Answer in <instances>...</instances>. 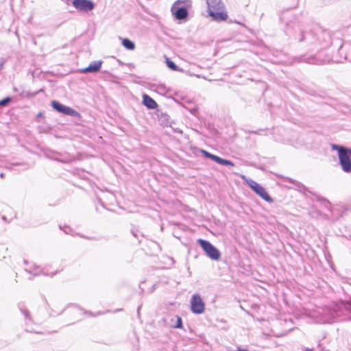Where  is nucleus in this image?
Here are the masks:
<instances>
[{
    "label": "nucleus",
    "instance_id": "1",
    "mask_svg": "<svg viewBox=\"0 0 351 351\" xmlns=\"http://www.w3.org/2000/svg\"><path fill=\"white\" fill-rule=\"evenodd\" d=\"M298 39L299 42L306 43V47L312 51L326 49L332 43L330 32L322 28L311 32H302Z\"/></svg>",
    "mask_w": 351,
    "mask_h": 351
},
{
    "label": "nucleus",
    "instance_id": "2",
    "mask_svg": "<svg viewBox=\"0 0 351 351\" xmlns=\"http://www.w3.org/2000/svg\"><path fill=\"white\" fill-rule=\"evenodd\" d=\"M328 316L324 322L351 321V298L349 300H341L334 304L331 308L324 311Z\"/></svg>",
    "mask_w": 351,
    "mask_h": 351
},
{
    "label": "nucleus",
    "instance_id": "3",
    "mask_svg": "<svg viewBox=\"0 0 351 351\" xmlns=\"http://www.w3.org/2000/svg\"><path fill=\"white\" fill-rule=\"evenodd\" d=\"M208 15L217 22L226 21L228 15L221 0H206Z\"/></svg>",
    "mask_w": 351,
    "mask_h": 351
},
{
    "label": "nucleus",
    "instance_id": "4",
    "mask_svg": "<svg viewBox=\"0 0 351 351\" xmlns=\"http://www.w3.org/2000/svg\"><path fill=\"white\" fill-rule=\"evenodd\" d=\"M191 0H178L171 6V11L177 20L184 21L189 16L186 7L191 6Z\"/></svg>",
    "mask_w": 351,
    "mask_h": 351
},
{
    "label": "nucleus",
    "instance_id": "5",
    "mask_svg": "<svg viewBox=\"0 0 351 351\" xmlns=\"http://www.w3.org/2000/svg\"><path fill=\"white\" fill-rule=\"evenodd\" d=\"M332 149L337 150L338 152V157L339 160V165L341 169L345 173H351V158L350 156L345 152L344 146L332 144Z\"/></svg>",
    "mask_w": 351,
    "mask_h": 351
},
{
    "label": "nucleus",
    "instance_id": "6",
    "mask_svg": "<svg viewBox=\"0 0 351 351\" xmlns=\"http://www.w3.org/2000/svg\"><path fill=\"white\" fill-rule=\"evenodd\" d=\"M197 243L210 258L214 261H218L220 258L221 253L219 250L210 242L199 239L197 240Z\"/></svg>",
    "mask_w": 351,
    "mask_h": 351
},
{
    "label": "nucleus",
    "instance_id": "7",
    "mask_svg": "<svg viewBox=\"0 0 351 351\" xmlns=\"http://www.w3.org/2000/svg\"><path fill=\"white\" fill-rule=\"evenodd\" d=\"M205 304L199 294H193L191 299V311L193 313L199 315L204 312Z\"/></svg>",
    "mask_w": 351,
    "mask_h": 351
},
{
    "label": "nucleus",
    "instance_id": "8",
    "mask_svg": "<svg viewBox=\"0 0 351 351\" xmlns=\"http://www.w3.org/2000/svg\"><path fill=\"white\" fill-rule=\"evenodd\" d=\"M247 183L248 184L249 186L262 199L267 202H273L272 198L270 197L266 190L258 183L251 179L247 181Z\"/></svg>",
    "mask_w": 351,
    "mask_h": 351
},
{
    "label": "nucleus",
    "instance_id": "9",
    "mask_svg": "<svg viewBox=\"0 0 351 351\" xmlns=\"http://www.w3.org/2000/svg\"><path fill=\"white\" fill-rule=\"evenodd\" d=\"M72 4L76 9L83 12L91 11L95 8V3L90 0H73Z\"/></svg>",
    "mask_w": 351,
    "mask_h": 351
},
{
    "label": "nucleus",
    "instance_id": "10",
    "mask_svg": "<svg viewBox=\"0 0 351 351\" xmlns=\"http://www.w3.org/2000/svg\"><path fill=\"white\" fill-rule=\"evenodd\" d=\"M51 106L57 112L65 115L75 116L77 113L71 108L64 106L57 101H52Z\"/></svg>",
    "mask_w": 351,
    "mask_h": 351
},
{
    "label": "nucleus",
    "instance_id": "11",
    "mask_svg": "<svg viewBox=\"0 0 351 351\" xmlns=\"http://www.w3.org/2000/svg\"><path fill=\"white\" fill-rule=\"evenodd\" d=\"M201 152L202 153L204 156L213 160L217 164H219L221 165H225V166H230V167L234 166V164L231 160L222 158L218 156L214 155V154H213L206 150H204V149H201Z\"/></svg>",
    "mask_w": 351,
    "mask_h": 351
},
{
    "label": "nucleus",
    "instance_id": "12",
    "mask_svg": "<svg viewBox=\"0 0 351 351\" xmlns=\"http://www.w3.org/2000/svg\"><path fill=\"white\" fill-rule=\"evenodd\" d=\"M102 64V61L92 62L88 66L82 70V73H95L99 71Z\"/></svg>",
    "mask_w": 351,
    "mask_h": 351
},
{
    "label": "nucleus",
    "instance_id": "13",
    "mask_svg": "<svg viewBox=\"0 0 351 351\" xmlns=\"http://www.w3.org/2000/svg\"><path fill=\"white\" fill-rule=\"evenodd\" d=\"M143 104L150 110L156 109L158 106L156 101L147 94L143 95Z\"/></svg>",
    "mask_w": 351,
    "mask_h": 351
},
{
    "label": "nucleus",
    "instance_id": "14",
    "mask_svg": "<svg viewBox=\"0 0 351 351\" xmlns=\"http://www.w3.org/2000/svg\"><path fill=\"white\" fill-rule=\"evenodd\" d=\"M68 307H72L73 308V310L76 312H80V311H83L84 314L85 315H89L90 316H93V314L90 312V311H85L82 308H81L80 306H79L77 304H69ZM66 309V307L64 308L61 311L57 313L56 315H61L62 313L64 312V311Z\"/></svg>",
    "mask_w": 351,
    "mask_h": 351
},
{
    "label": "nucleus",
    "instance_id": "15",
    "mask_svg": "<svg viewBox=\"0 0 351 351\" xmlns=\"http://www.w3.org/2000/svg\"><path fill=\"white\" fill-rule=\"evenodd\" d=\"M171 322L170 326L173 328H182L183 326L182 319L178 315H176L174 317L171 318Z\"/></svg>",
    "mask_w": 351,
    "mask_h": 351
},
{
    "label": "nucleus",
    "instance_id": "16",
    "mask_svg": "<svg viewBox=\"0 0 351 351\" xmlns=\"http://www.w3.org/2000/svg\"><path fill=\"white\" fill-rule=\"evenodd\" d=\"M123 46L129 50H133L135 48V44L133 41L128 38H123L122 40Z\"/></svg>",
    "mask_w": 351,
    "mask_h": 351
},
{
    "label": "nucleus",
    "instance_id": "17",
    "mask_svg": "<svg viewBox=\"0 0 351 351\" xmlns=\"http://www.w3.org/2000/svg\"><path fill=\"white\" fill-rule=\"evenodd\" d=\"M165 60H166V61H165L166 64L169 69H170L172 71H178V66L172 60H171L169 58L165 57Z\"/></svg>",
    "mask_w": 351,
    "mask_h": 351
},
{
    "label": "nucleus",
    "instance_id": "18",
    "mask_svg": "<svg viewBox=\"0 0 351 351\" xmlns=\"http://www.w3.org/2000/svg\"><path fill=\"white\" fill-rule=\"evenodd\" d=\"M287 180L289 182L293 184L298 190H301L302 189L304 188V186L301 183H300V182H297V181H295V180H293L291 178H287Z\"/></svg>",
    "mask_w": 351,
    "mask_h": 351
},
{
    "label": "nucleus",
    "instance_id": "19",
    "mask_svg": "<svg viewBox=\"0 0 351 351\" xmlns=\"http://www.w3.org/2000/svg\"><path fill=\"white\" fill-rule=\"evenodd\" d=\"M19 308H20V311H21V313L25 316V319L31 320L29 311L24 306H20Z\"/></svg>",
    "mask_w": 351,
    "mask_h": 351
},
{
    "label": "nucleus",
    "instance_id": "20",
    "mask_svg": "<svg viewBox=\"0 0 351 351\" xmlns=\"http://www.w3.org/2000/svg\"><path fill=\"white\" fill-rule=\"evenodd\" d=\"M12 99L10 97H6L4 99L0 100V107L6 106L11 101Z\"/></svg>",
    "mask_w": 351,
    "mask_h": 351
},
{
    "label": "nucleus",
    "instance_id": "21",
    "mask_svg": "<svg viewBox=\"0 0 351 351\" xmlns=\"http://www.w3.org/2000/svg\"><path fill=\"white\" fill-rule=\"evenodd\" d=\"M60 229L62 230L67 234H73V230L70 226H64L62 227V226H60Z\"/></svg>",
    "mask_w": 351,
    "mask_h": 351
},
{
    "label": "nucleus",
    "instance_id": "22",
    "mask_svg": "<svg viewBox=\"0 0 351 351\" xmlns=\"http://www.w3.org/2000/svg\"><path fill=\"white\" fill-rule=\"evenodd\" d=\"M56 160L60 162H62V163H68L70 162V160H66V159H59V158H57L56 159Z\"/></svg>",
    "mask_w": 351,
    "mask_h": 351
},
{
    "label": "nucleus",
    "instance_id": "23",
    "mask_svg": "<svg viewBox=\"0 0 351 351\" xmlns=\"http://www.w3.org/2000/svg\"><path fill=\"white\" fill-rule=\"evenodd\" d=\"M344 150L348 154V156H350L351 158V149L344 147Z\"/></svg>",
    "mask_w": 351,
    "mask_h": 351
},
{
    "label": "nucleus",
    "instance_id": "24",
    "mask_svg": "<svg viewBox=\"0 0 351 351\" xmlns=\"http://www.w3.org/2000/svg\"><path fill=\"white\" fill-rule=\"evenodd\" d=\"M131 232L134 237L138 239V234L137 231H135L134 229H132Z\"/></svg>",
    "mask_w": 351,
    "mask_h": 351
},
{
    "label": "nucleus",
    "instance_id": "25",
    "mask_svg": "<svg viewBox=\"0 0 351 351\" xmlns=\"http://www.w3.org/2000/svg\"><path fill=\"white\" fill-rule=\"evenodd\" d=\"M80 236L81 237L84 238V239H89V240H92V239H93V238H91V237H86V236H84V235H81V234H80Z\"/></svg>",
    "mask_w": 351,
    "mask_h": 351
},
{
    "label": "nucleus",
    "instance_id": "26",
    "mask_svg": "<svg viewBox=\"0 0 351 351\" xmlns=\"http://www.w3.org/2000/svg\"><path fill=\"white\" fill-rule=\"evenodd\" d=\"M0 178H2V179L4 178H5V174L3 173H0Z\"/></svg>",
    "mask_w": 351,
    "mask_h": 351
},
{
    "label": "nucleus",
    "instance_id": "27",
    "mask_svg": "<svg viewBox=\"0 0 351 351\" xmlns=\"http://www.w3.org/2000/svg\"><path fill=\"white\" fill-rule=\"evenodd\" d=\"M43 116V113L42 112H39L38 114H37V117H40Z\"/></svg>",
    "mask_w": 351,
    "mask_h": 351
},
{
    "label": "nucleus",
    "instance_id": "28",
    "mask_svg": "<svg viewBox=\"0 0 351 351\" xmlns=\"http://www.w3.org/2000/svg\"><path fill=\"white\" fill-rule=\"evenodd\" d=\"M304 351H313V349L306 348Z\"/></svg>",
    "mask_w": 351,
    "mask_h": 351
},
{
    "label": "nucleus",
    "instance_id": "29",
    "mask_svg": "<svg viewBox=\"0 0 351 351\" xmlns=\"http://www.w3.org/2000/svg\"><path fill=\"white\" fill-rule=\"evenodd\" d=\"M346 59L348 60L349 61L351 62V58H348V56H346Z\"/></svg>",
    "mask_w": 351,
    "mask_h": 351
},
{
    "label": "nucleus",
    "instance_id": "30",
    "mask_svg": "<svg viewBox=\"0 0 351 351\" xmlns=\"http://www.w3.org/2000/svg\"><path fill=\"white\" fill-rule=\"evenodd\" d=\"M53 310H51V312H50V315H51V316L54 315L53 314Z\"/></svg>",
    "mask_w": 351,
    "mask_h": 351
},
{
    "label": "nucleus",
    "instance_id": "31",
    "mask_svg": "<svg viewBox=\"0 0 351 351\" xmlns=\"http://www.w3.org/2000/svg\"><path fill=\"white\" fill-rule=\"evenodd\" d=\"M2 219H3V220H5V221L6 220V217H5V216H3V217H2Z\"/></svg>",
    "mask_w": 351,
    "mask_h": 351
},
{
    "label": "nucleus",
    "instance_id": "32",
    "mask_svg": "<svg viewBox=\"0 0 351 351\" xmlns=\"http://www.w3.org/2000/svg\"><path fill=\"white\" fill-rule=\"evenodd\" d=\"M1 69V65L0 64V69Z\"/></svg>",
    "mask_w": 351,
    "mask_h": 351
}]
</instances>
